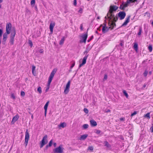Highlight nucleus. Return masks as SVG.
Segmentation results:
<instances>
[{"label": "nucleus", "mask_w": 153, "mask_h": 153, "mask_svg": "<svg viewBox=\"0 0 153 153\" xmlns=\"http://www.w3.org/2000/svg\"><path fill=\"white\" fill-rule=\"evenodd\" d=\"M35 3V0H31L30 4L31 5L34 4Z\"/></svg>", "instance_id": "43"}, {"label": "nucleus", "mask_w": 153, "mask_h": 153, "mask_svg": "<svg viewBox=\"0 0 153 153\" xmlns=\"http://www.w3.org/2000/svg\"><path fill=\"white\" fill-rule=\"evenodd\" d=\"M120 120H124V118H120Z\"/></svg>", "instance_id": "60"}, {"label": "nucleus", "mask_w": 153, "mask_h": 153, "mask_svg": "<svg viewBox=\"0 0 153 153\" xmlns=\"http://www.w3.org/2000/svg\"><path fill=\"white\" fill-rule=\"evenodd\" d=\"M49 88V87H48L45 90V91L47 92L48 91V90Z\"/></svg>", "instance_id": "61"}, {"label": "nucleus", "mask_w": 153, "mask_h": 153, "mask_svg": "<svg viewBox=\"0 0 153 153\" xmlns=\"http://www.w3.org/2000/svg\"><path fill=\"white\" fill-rule=\"evenodd\" d=\"M11 98H13V99H15V97L14 96V94H12L11 96Z\"/></svg>", "instance_id": "45"}, {"label": "nucleus", "mask_w": 153, "mask_h": 153, "mask_svg": "<svg viewBox=\"0 0 153 153\" xmlns=\"http://www.w3.org/2000/svg\"><path fill=\"white\" fill-rule=\"evenodd\" d=\"M134 1H133V0H127L126 1V3L128 5L130 4L131 2H134Z\"/></svg>", "instance_id": "31"}, {"label": "nucleus", "mask_w": 153, "mask_h": 153, "mask_svg": "<svg viewBox=\"0 0 153 153\" xmlns=\"http://www.w3.org/2000/svg\"><path fill=\"white\" fill-rule=\"evenodd\" d=\"M52 144H53V140H51L49 142L48 145V146H49V147H51L52 146Z\"/></svg>", "instance_id": "34"}, {"label": "nucleus", "mask_w": 153, "mask_h": 153, "mask_svg": "<svg viewBox=\"0 0 153 153\" xmlns=\"http://www.w3.org/2000/svg\"><path fill=\"white\" fill-rule=\"evenodd\" d=\"M123 93L126 96V97L127 98H128V95L126 91L125 90H124L123 91Z\"/></svg>", "instance_id": "28"}, {"label": "nucleus", "mask_w": 153, "mask_h": 153, "mask_svg": "<svg viewBox=\"0 0 153 153\" xmlns=\"http://www.w3.org/2000/svg\"><path fill=\"white\" fill-rule=\"evenodd\" d=\"M25 134V146L27 145L28 141L29 138V134L28 132V130H26Z\"/></svg>", "instance_id": "6"}, {"label": "nucleus", "mask_w": 153, "mask_h": 153, "mask_svg": "<svg viewBox=\"0 0 153 153\" xmlns=\"http://www.w3.org/2000/svg\"><path fill=\"white\" fill-rule=\"evenodd\" d=\"M75 64V62H74L72 64L71 66L70 67V68L71 69L74 66Z\"/></svg>", "instance_id": "51"}, {"label": "nucleus", "mask_w": 153, "mask_h": 153, "mask_svg": "<svg viewBox=\"0 0 153 153\" xmlns=\"http://www.w3.org/2000/svg\"><path fill=\"white\" fill-rule=\"evenodd\" d=\"M56 70L54 69H53L52 71L51 72L49 76V79L48 82V85L49 86L50 84L52 81V80L53 79V77L56 72Z\"/></svg>", "instance_id": "2"}, {"label": "nucleus", "mask_w": 153, "mask_h": 153, "mask_svg": "<svg viewBox=\"0 0 153 153\" xmlns=\"http://www.w3.org/2000/svg\"><path fill=\"white\" fill-rule=\"evenodd\" d=\"M2 31L0 29V36H1L2 35Z\"/></svg>", "instance_id": "56"}, {"label": "nucleus", "mask_w": 153, "mask_h": 153, "mask_svg": "<svg viewBox=\"0 0 153 153\" xmlns=\"http://www.w3.org/2000/svg\"><path fill=\"white\" fill-rule=\"evenodd\" d=\"M88 136V135L87 134H85L82 135L79 139L80 140H85Z\"/></svg>", "instance_id": "19"}, {"label": "nucleus", "mask_w": 153, "mask_h": 153, "mask_svg": "<svg viewBox=\"0 0 153 153\" xmlns=\"http://www.w3.org/2000/svg\"><path fill=\"white\" fill-rule=\"evenodd\" d=\"M93 38V36H91L90 38L88 39L87 41L88 42H89Z\"/></svg>", "instance_id": "48"}, {"label": "nucleus", "mask_w": 153, "mask_h": 153, "mask_svg": "<svg viewBox=\"0 0 153 153\" xmlns=\"http://www.w3.org/2000/svg\"><path fill=\"white\" fill-rule=\"evenodd\" d=\"M64 149L62 145H60L59 147L53 149V152L54 153H62L63 152Z\"/></svg>", "instance_id": "3"}, {"label": "nucleus", "mask_w": 153, "mask_h": 153, "mask_svg": "<svg viewBox=\"0 0 153 153\" xmlns=\"http://www.w3.org/2000/svg\"><path fill=\"white\" fill-rule=\"evenodd\" d=\"M65 40V38L64 37H63L62 39H61V40L59 42V44L60 45H61L64 42V41Z\"/></svg>", "instance_id": "25"}, {"label": "nucleus", "mask_w": 153, "mask_h": 153, "mask_svg": "<svg viewBox=\"0 0 153 153\" xmlns=\"http://www.w3.org/2000/svg\"><path fill=\"white\" fill-rule=\"evenodd\" d=\"M48 136L47 135H45L43 138V139L40 143V148H42L45 144H46L48 142L47 140Z\"/></svg>", "instance_id": "4"}, {"label": "nucleus", "mask_w": 153, "mask_h": 153, "mask_svg": "<svg viewBox=\"0 0 153 153\" xmlns=\"http://www.w3.org/2000/svg\"><path fill=\"white\" fill-rule=\"evenodd\" d=\"M149 74L150 75L151 74H152V72H151V71H150V72H149Z\"/></svg>", "instance_id": "64"}, {"label": "nucleus", "mask_w": 153, "mask_h": 153, "mask_svg": "<svg viewBox=\"0 0 153 153\" xmlns=\"http://www.w3.org/2000/svg\"><path fill=\"white\" fill-rule=\"evenodd\" d=\"M114 13L108 12L107 14L108 18L109 19V21H113L114 22H116L118 20V17H115Z\"/></svg>", "instance_id": "1"}, {"label": "nucleus", "mask_w": 153, "mask_h": 153, "mask_svg": "<svg viewBox=\"0 0 153 153\" xmlns=\"http://www.w3.org/2000/svg\"><path fill=\"white\" fill-rule=\"evenodd\" d=\"M126 16V13L124 11H120L117 14V17L120 18V20H123Z\"/></svg>", "instance_id": "5"}, {"label": "nucleus", "mask_w": 153, "mask_h": 153, "mask_svg": "<svg viewBox=\"0 0 153 153\" xmlns=\"http://www.w3.org/2000/svg\"><path fill=\"white\" fill-rule=\"evenodd\" d=\"M53 146L54 147H56V143H53Z\"/></svg>", "instance_id": "58"}, {"label": "nucleus", "mask_w": 153, "mask_h": 153, "mask_svg": "<svg viewBox=\"0 0 153 153\" xmlns=\"http://www.w3.org/2000/svg\"><path fill=\"white\" fill-rule=\"evenodd\" d=\"M133 47L135 51H137L138 49L137 44L136 43H134V46H133Z\"/></svg>", "instance_id": "26"}, {"label": "nucleus", "mask_w": 153, "mask_h": 153, "mask_svg": "<svg viewBox=\"0 0 153 153\" xmlns=\"http://www.w3.org/2000/svg\"><path fill=\"white\" fill-rule=\"evenodd\" d=\"M39 52L40 53H43L44 52V51L42 49H40L39 50Z\"/></svg>", "instance_id": "47"}, {"label": "nucleus", "mask_w": 153, "mask_h": 153, "mask_svg": "<svg viewBox=\"0 0 153 153\" xmlns=\"http://www.w3.org/2000/svg\"><path fill=\"white\" fill-rule=\"evenodd\" d=\"M88 56V54H86L85 56L82 59V63L81 64H80L79 65V68H80L86 63V59Z\"/></svg>", "instance_id": "11"}, {"label": "nucleus", "mask_w": 153, "mask_h": 153, "mask_svg": "<svg viewBox=\"0 0 153 153\" xmlns=\"http://www.w3.org/2000/svg\"><path fill=\"white\" fill-rule=\"evenodd\" d=\"M152 126L150 128V130L152 132H153V124H152Z\"/></svg>", "instance_id": "49"}, {"label": "nucleus", "mask_w": 153, "mask_h": 153, "mask_svg": "<svg viewBox=\"0 0 153 153\" xmlns=\"http://www.w3.org/2000/svg\"><path fill=\"white\" fill-rule=\"evenodd\" d=\"M148 49L150 52H151L152 51V45H149L148 47Z\"/></svg>", "instance_id": "36"}, {"label": "nucleus", "mask_w": 153, "mask_h": 153, "mask_svg": "<svg viewBox=\"0 0 153 153\" xmlns=\"http://www.w3.org/2000/svg\"><path fill=\"white\" fill-rule=\"evenodd\" d=\"M105 146H107L108 147H109L110 146V145L106 141H105L104 142Z\"/></svg>", "instance_id": "32"}, {"label": "nucleus", "mask_w": 153, "mask_h": 153, "mask_svg": "<svg viewBox=\"0 0 153 153\" xmlns=\"http://www.w3.org/2000/svg\"><path fill=\"white\" fill-rule=\"evenodd\" d=\"M106 112H110V110L109 109H108L106 111Z\"/></svg>", "instance_id": "59"}, {"label": "nucleus", "mask_w": 153, "mask_h": 153, "mask_svg": "<svg viewBox=\"0 0 153 153\" xmlns=\"http://www.w3.org/2000/svg\"><path fill=\"white\" fill-rule=\"evenodd\" d=\"M84 112L86 113V114H87L88 113V109L86 108H84Z\"/></svg>", "instance_id": "40"}, {"label": "nucleus", "mask_w": 153, "mask_h": 153, "mask_svg": "<svg viewBox=\"0 0 153 153\" xmlns=\"http://www.w3.org/2000/svg\"><path fill=\"white\" fill-rule=\"evenodd\" d=\"M25 93L24 91H22L21 92V96H24L25 95Z\"/></svg>", "instance_id": "44"}, {"label": "nucleus", "mask_w": 153, "mask_h": 153, "mask_svg": "<svg viewBox=\"0 0 153 153\" xmlns=\"http://www.w3.org/2000/svg\"><path fill=\"white\" fill-rule=\"evenodd\" d=\"M144 117L148 118V119H149L150 118V113H147L145 115Z\"/></svg>", "instance_id": "33"}, {"label": "nucleus", "mask_w": 153, "mask_h": 153, "mask_svg": "<svg viewBox=\"0 0 153 153\" xmlns=\"http://www.w3.org/2000/svg\"><path fill=\"white\" fill-rule=\"evenodd\" d=\"M29 45H30L31 47H32L33 45V43L32 41L30 40H29Z\"/></svg>", "instance_id": "39"}, {"label": "nucleus", "mask_w": 153, "mask_h": 153, "mask_svg": "<svg viewBox=\"0 0 153 153\" xmlns=\"http://www.w3.org/2000/svg\"><path fill=\"white\" fill-rule=\"evenodd\" d=\"M119 8L121 10H125V9L124 7L123 2L120 5Z\"/></svg>", "instance_id": "27"}, {"label": "nucleus", "mask_w": 153, "mask_h": 153, "mask_svg": "<svg viewBox=\"0 0 153 153\" xmlns=\"http://www.w3.org/2000/svg\"><path fill=\"white\" fill-rule=\"evenodd\" d=\"M90 122L91 126H95L97 125V122L93 120H91Z\"/></svg>", "instance_id": "17"}, {"label": "nucleus", "mask_w": 153, "mask_h": 153, "mask_svg": "<svg viewBox=\"0 0 153 153\" xmlns=\"http://www.w3.org/2000/svg\"><path fill=\"white\" fill-rule=\"evenodd\" d=\"M7 33L6 34V33H5L3 35V41L4 42V43H5V42L7 38Z\"/></svg>", "instance_id": "22"}, {"label": "nucleus", "mask_w": 153, "mask_h": 153, "mask_svg": "<svg viewBox=\"0 0 153 153\" xmlns=\"http://www.w3.org/2000/svg\"><path fill=\"white\" fill-rule=\"evenodd\" d=\"M16 34V30H15L14 28L13 29V30H12L11 31L10 37H13L14 38L15 36V35Z\"/></svg>", "instance_id": "18"}, {"label": "nucleus", "mask_w": 153, "mask_h": 153, "mask_svg": "<svg viewBox=\"0 0 153 153\" xmlns=\"http://www.w3.org/2000/svg\"><path fill=\"white\" fill-rule=\"evenodd\" d=\"M66 126V124L65 123H61L59 125V127H61L62 128H64Z\"/></svg>", "instance_id": "23"}, {"label": "nucleus", "mask_w": 153, "mask_h": 153, "mask_svg": "<svg viewBox=\"0 0 153 153\" xmlns=\"http://www.w3.org/2000/svg\"><path fill=\"white\" fill-rule=\"evenodd\" d=\"M3 1V0H0V3H1Z\"/></svg>", "instance_id": "63"}, {"label": "nucleus", "mask_w": 153, "mask_h": 153, "mask_svg": "<svg viewBox=\"0 0 153 153\" xmlns=\"http://www.w3.org/2000/svg\"><path fill=\"white\" fill-rule=\"evenodd\" d=\"M71 81H69L67 82L65 88L64 93L65 94H67L69 91V88L70 85Z\"/></svg>", "instance_id": "8"}, {"label": "nucleus", "mask_w": 153, "mask_h": 153, "mask_svg": "<svg viewBox=\"0 0 153 153\" xmlns=\"http://www.w3.org/2000/svg\"><path fill=\"white\" fill-rule=\"evenodd\" d=\"M36 67L35 66L33 65L32 66V73L34 76L36 75V71H35Z\"/></svg>", "instance_id": "21"}, {"label": "nucleus", "mask_w": 153, "mask_h": 153, "mask_svg": "<svg viewBox=\"0 0 153 153\" xmlns=\"http://www.w3.org/2000/svg\"><path fill=\"white\" fill-rule=\"evenodd\" d=\"M105 22L103 24L104 25L102 29V32L103 33H105L107 32L108 31L109 29L111 28V26L109 27L108 28L106 26V20H105Z\"/></svg>", "instance_id": "10"}, {"label": "nucleus", "mask_w": 153, "mask_h": 153, "mask_svg": "<svg viewBox=\"0 0 153 153\" xmlns=\"http://www.w3.org/2000/svg\"><path fill=\"white\" fill-rule=\"evenodd\" d=\"M118 7L115 5H111L109 7V10L108 12L112 13L115 11L118 8Z\"/></svg>", "instance_id": "9"}, {"label": "nucleus", "mask_w": 153, "mask_h": 153, "mask_svg": "<svg viewBox=\"0 0 153 153\" xmlns=\"http://www.w3.org/2000/svg\"><path fill=\"white\" fill-rule=\"evenodd\" d=\"M88 125L87 124H84L82 126L83 129H86L88 128Z\"/></svg>", "instance_id": "24"}, {"label": "nucleus", "mask_w": 153, "mask_h": 153, "mask_svg": "<svg viewBox=\"0 0 153 153\" xmlns=\"http://www.w3.org/2000/svg\"><path fill=\"white\" fill-rule=\"evenodd\" d=\"M146 84H145L143 86V87H142V89H144V88L146 87Z\"/></svg>", "instance_id": "54"}, {"label": "nucleus", "mask_w": 153, "mask_h": 153, "mask_svg": "<svg viewBox=\"0 0 153 153\" xmlns=\"http://www.w3.org/2000/svg\"><path fill=\"white\" fill-rule=\"evenodd\" d=\"M74 4L75 6H76V0H74Z\"/></svg>", "instance_id": "53"}, {"label": "nucleus", "mask_w": 153, "mask_h": 153, "mask_svg": "<svg viewBox=\"0 0 153 153\" xmlns=\"http://www.w3.org/2000/svg\"><path fill=\"white\" fill-rule=\"evenodd\" d=\"M130 18V16H129L127 18H126V20L125 22L123 23V24L122 25L121 27H123V26H125L127 25V24L129 22V19Z\"/></svg>", "instance_id": "14"}, {"label": "nucleus", "mask_w": 153, "mask_h": 153, "mask_svg": "<svg viewBox=\"0 0 153 153\" xmlns=\"http://www.w3.org/2000/svg\"><path fill=\"white\" fill-rule=\"evenodd\" d=\"M142 31V29L141 27H140L139 29V32L138 33V35H140L141 34V33Z\"/></svg>", "instance_id": "35"}, {"label": "nucleus", "mask_w": 153, "mask_h": 153, "mask_svg": "<svg viewBox=\"0 0 153 153\" xmlns=\"http://www.w3.org/2000/svg\"><path fill=\"white\" fill-rule=\"evenodd\" d=\"M148 73V71H145V72H144L143 74L145 77H146L147 76Z\"/></svg>", "instance_id": "38"}, {"label": "nucleus", "mask_w": 153, "mask_h": 153, "mask_svg": "<svg viewBox=\"0 0 153 153\" xmlns=\"http://www.w3.org/2000/svg\"><path fill=\"white\" fill-rule=\"evenodd\" d=\"M19 116L18 114L15 115L13 117V118L12 120L11 121V123L13 124L14 123L16 122L19 119Z\"/></svg>", "instance_id": "15"}, {"label": "nucleus", "mask_w": 153, "mask_h": 153, "mask_svg": "<svg viewBox=\"0 0 153 153\" xmlns=\"http://www.w3.org/2000/svg\"><path fill=\"white\" fill-rule=\"evenodd\" d=\"M11 26V24L10 23L7 24L6 26V31L7 34H9L10 33V30Z\"/></svg>", "instance_id": "12"}, {"label": "nucleus", "mask_w": 153, "mask_h": 153, "mask_svg": "<svg viewBox=\"0 0 153 153\" xmlns=\"http://www.w3.org/2000/svg\"><path fill=\"white\" fill-rule=\"evenodd\" d=\"M88 150L92 151L93 150V147L92 146L89 147L88 148Z\"/></svg>", "instance_id": "41"}, {"label": "nucleus", "mask_w": 153, "mask_h": 153, "mask_svg": "<svg viewBox=\"0 0 153 153\" xmlns=\"http://www.w3.org/2000/svg\"><path fill=\"white\" fill-rule=\"evenodd\" d=\"M10 43L11 45H13V42H14V38L12 37H10Z\"/></svg>", "instance_id": "30"}, {"label": "nucleus", "mask_w": 153, "mask_h": 153, "mask_svg": "<svg viewBox=\"0 0 153 153\" xmlns=\"http://www.w3.org/2000/svg\"><path fill=\"white\" fill-rule=\"evenodd\" d=\"M107 78V74H105L103 78V80H106Z\"/></svg>", "instance_id": "46"}, {"label": "nucleus", "mask_w": 153, "mask_h": 153, "mask_svg": "<svg viewBox=\"0 0 153 153\" xmlns=\"http://www.w3.org/2000/svg\"><path fill=\"white\" fill-rule=\"evenodd\" d=\"M37 91L39 92V94H41L42 92V89L41 87H39L37 89Z\"/></svg>", "instance_id": "29"}, {"label": "nucleus", "mask_w": 153, "mask_h": 153, "mask_svg": "<svg viewBox=\"0 0 153 153\" xmlns=\"http://www.w3.org/2000/svg\"><path fill=\"white\" fill-rule=\"evenodd\" d=\"M137 114V111H134L133 113H132L131 114V117H133L134 115H136Z\"/></svg>", "instance_id": "42"}, {"label": "nucleus", "mask_w": 153, "mask_h": 153, "mask_svg": "<svg viewBox=\"0 0 153 153\" xmlns=\"http://www.w3.org/2000/svg\"><path fill=\"white\" fill-rule=\"evenodd\" d=\"M82 27H83L82 24L80 26V29L81 30H83Z\"/></svg>", "instance_id": "55"}, {"label": "nucleus", "mask_w": 153, "mask_h": 153, "mask_svg": "<svg viewBox=\"0 0 153 153\" xmlns=\"http://www.w3.org/2000/svg\"><path fill=\"white\" fill-rule=\"evenodd\" d=\"M101 132V131L99 130H97L96 131V133L97 134H99Z\"/></svg>", "instance_id": "52"}, {"label": "nucleus", "mask_w": 153, "mask_h": 153, "mask_svg": "<svg viewBox=\"0 0 153 153\" xmlns=\"http://www.w3.org/2000/svg\"><path fill=\"white\" fill-rule=\"evenodd\" d=\"M89 49H88V48H86L85 51L84 52V54L86 53L87 54L88 53L89 51Z\"/></svg>", "instance_id": "37"}, {"label": "nucleus", "mask_w": 153, "mask_h": 153, "mask_svg": "<svg viewBox=\"0 0 153 153\" xmlns=\"http://www.w3.org/2000/svg\"><path fill=\"white\" fill-rule=\"evenodd\" d=\"M81 39L80 40V43H85L88 37V34L87 33L84 34L81 36Z\"/></svg>", "instance_id": "7"}, {"label": "nucleus", "mask_w": 153, "mask_h": 153, "mask_svg": "<svg viewBox=\"0 0 153 153\" xmlns=\"http://www.w3.org/2000/svg\"><path fill=\"white\" fill-rule=\"evenodd\" d=\"M120 45L121 46H122L123 45V43H120Z\"/></svg>", "instance_id": "62"}, {"label": "nucleus", "mask_w": 153, "mask_h": 153, "mask_svg": "<svg viewBox=\"0 0 153 153\" xmlns=\"http://www.w3.org/2000/svg\"><path fill=\"white\" fill-rule=\"evenodd\" d=\"M49 147V146H48V145H47V146H46L45 148V149L47 150Z\"/></svg>", "instance_id": "57"}, {"label": "nucleus", "mask_w": 153, "mask_h": 153, "mask_svg": "<svg viewBox=\"0 0 153 153\" xmlns=\"http://www.w3.org/2000/svg\"><path fill=\"white\" fill-rule=\"evenodd\" d=\"M113 21H111L109 22V24L110 25H109L110 26H113V27L111 28L112 29H113V27H114V26H115L116 25V24Z\"/></svg>", "instance_id": "20"}, {"label": "nucleus", "mask_w": 153, "mask_h": 153, "mask_svg": "<svg viewBox=\"0 0 153 153\" xmlns=\"http://www.w3.org/2000/svg\"><path fill=\"white\" fill-rule=\"evenodd\" d=\"M124 7L125 8L126 7H128V5L126 3H125L124 4L123 3Z\"/></svg>", "instance_id": "50"}, {"label": "nucleus", "mask_w": 153, "mask_h": 153, "mask_svg": "<svg viewBox=\"0 0 153 153\" xmlns=\"http://www.w3.org/2000/svg\"><path fill=\"white\" fill-rule=\"evenodd\" d=\"M55 25V23L54 22H52L50 25L49 28L51 33H52L53 32V28Z\"/></svg>", "instance_id": "13"}, {"label": "nucleus", "mask_w": 153, "mask_h": 153, "mask_svg": "<svg viewBox=\"0 0 153 153\" xmlns=\"http://www.w3.org/2000/svg\"><path fill=\"white\" fill-rule=\"evenodd\" d=\"M49 101H48L45 104V105L44 107V109L45 110V116L46 115V114L47 109V108H48V104L49 103Z\"/></svg>", "instance_id": "16"}]
</instances>
